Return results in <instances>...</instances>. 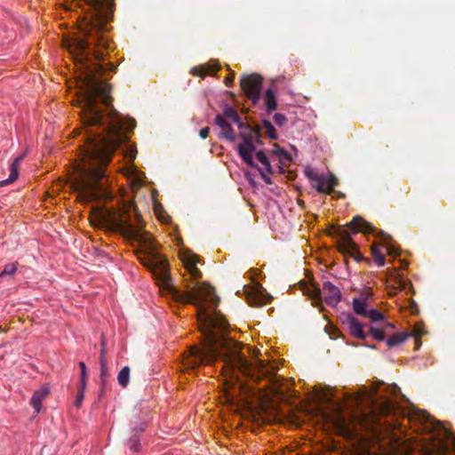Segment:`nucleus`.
Returning a JSON list of instances; mask_svg holds the SVG:
<instances>
[{"label":"nucleus","mask_w":455,"mask_h":455,"mask_svg":"<svg viewBox=\"0 0 455 455\" xmlns=\"http://www.w3.org/2000/svg\"><path fill=\"white\" fill-rule=\"evenodd\" d=\"M100 379H108V368L107 365V360L106 359L100 360Z\"/></svg>","instance_id":"obj_28"},{"label":"nucleus","mask_w":455,"mask_h":455,"mask_svg":"<svg viewBox=\"0 0 455 455\" xmlns=\"http://www.w3.org/2000/svg\"><path fill=\"white\" fill-rule=\"evenodd\" d=\"M421 346L420 338H415V349H418Z\"/></svg>","instance_id":"obj_42"},{"label":"nucleus","mask_w":455,"mask_h":455,"mask_svg":"<svg viewBox=\"0 0 455 455\" xmlns=\"http://www.w3.org/2000/svg\"><path fill=\"white\" fill-rule=\"evenodd\" d=\"M50 390L48 387H42L36 390L30 399V404L35 410V413L38 414L42 408V403L48 395Z\"/></svg>","instance_id":"obj_16"},{"label":"nucleus","mask_w":455,"mask_h":455,"mask_svg":"<svg viewBox=\"0 0 455 455\" xmlns=\"http://www.w3.org/2000/svg\"><path fill=\"white\" fill-rule=\"evenodd\" d=\"M339 427L340 428V430H346L347 427H346V423L344 421V419H339Z\"/></svg>","instance_id":"obj_41"},{"label":"nucleus","mask_w":455,"mask_h":455,"mask_svg":"<svg viewBox=\"0 0 455 455\" xmlns=\"http://www.w3.org/2000/svg\"><path fill=\"white\" fill-rule=\"evenodd\" d=\"M79 367L81 369V379H87V369L85 363L84 362H80Z\"/></svg>","instance_id":"obj_35"},{"label":"nucleus","mask_w":455,"mask_h":455,"mask_svg":"<svg viewBox=\"0 0 455 455\" xmlns=\"http://www.w3.org/2000/svg\"><path fill=\"white\" fill-rule=\"evenodd\" d=\"M264 102L266 105V109L268 114L272 113L276 109L277 103L276 98L272 89H267L265 92Z\"/></svg>","instance_id":"obj_19"},{"label":"nucleus","mask_w":455,"mask_h":455,"mask_svg":"<svg viewBox=\"0 0 455 455\" xmlns=\"http://www.w3.org/2000/svg\"><path fill=\"white\" fill-rule=\"evenodd\" d=\"M355 294L352 299L354 313H380L373 307V291L370 287L362 290H355Z\"/></svg>","instance_id":"obj_7"},{"label":"nucleus","mask_w":455,"mask_h":455,"mask_svg":"<svg viewBox=\"0 0 455 455\" xmlns=\"http://www.w3.org/2000/svg\"><path fill=\"white\" fill-rule=\"evenodd\" d=\"M234 76H235V75H234V74H232V76H230L227 77V78L225 79V84H226V85H227V86H230V85L232 84V83H233V81H234Z\"/></svg>","instance_id":"obj_37"},{"label":"nucleus","mask_w":455,"mask_h":455,"mask_svg":"<svg viewBox=\"0 0 455 455\" xmlns=\"http://www.w3.org/2000/svg\"><path fill=\"white\" fill-rule=\"evenodd\" d=\"M196 318L204 343L201 347L194 346L189 350L188 364L192 369L220 359L232 373L238 371L255 382L263 379L273 381L270 367L259 360L255 364L248 362L241 352L243 344L227 336L229 323L224 315H196Z\"/></svg>","instance_id":"obj_3"},{"label":"nucleus","mask_w":455,"mask_h":455,"mask_svg":"<svg viewBox=\"0 0 455 455\" xmlns=\"http://www.w3.org/2000/svg\"><path fill=\"white\" fill-rule=\"evenodd\" d=\"M387 251L388 253H390V252H391V247H390V246H387Z\"/></svg>","instance_id":"obj_43"},{"label":"nucleus","mask_w":455,"mask_h":455,"mask_svg":"<svg viewBox=\"0 0 455 455\" xmlns=\"http://www.w3.org/2000/svg\"><path fill=\"white\" fill-rule=\"evenodd\" d=\"M130 380V368L128 366H124L121 369L117 375L118 384L122 387H126L129 384Z\"/></svg>","instance_id":"obj_20"},{"label":"nucleus","mask_w":455,"mask_h":455,"mask_svg":"<svg viewBox=\"0 0 455 455\" xmlns=\"http://www.w3.org/2000/svg\"><path fill=\"white\" fill-rule=\"evenodd\" d=\"M256 158L266 167L267 172H269V173L272 172V167L270 165L268 158L267 157V156L265 155L264 152L258 151L256 153Z\"/></svg>","instance_id":"obj_24"},{"label":"nucleus","mask_w":455,"mask_h":455,"mask_svg":"<svg viewBox=\"0 0 455 455\" xmlns=\"http://www.w3.org/2000/svg\"><path fill=\"white\" fill-rule=\"evenodd\" d=\"M409 337L411 334L408 331L395 332L387 339L386 343L388 347H394L403 344Z\"/></svg>","instance_id":"obj_18"},{"label":"nucleus","mask_w":455,"mask_h":455,"mask_svg":"<svg viewBox=\"0 0 455 455\" xmlns=\"http://www.w3.org/2000/svg\"><path fill=\"white\" fill-rule=\"evenodd\" d=\"M347 228L354 233L357 234L363 232L364 234L372 233L376 236L380 237L385 243L391 238L389 235L382 230H377L376 228L370 222L364 220L361 216H355L347 224Z\"/></svg>","instance_id":"obj_9"},{"label":"nucleus","mask_w":455,"mask_h":455,"mask_svg":"<svg viewBox=\"0 0 455 455\" xmlns=\"http://www.w3.org/2000/svg\"><path fill=\"white\" fill-rule=\"evenodd\" d=\"M245 293L247 303L252 307L266 305L273 299L260 285L249 287L245 290Z\"/></svg>","instance_id":"obj_11"},{"label":"nucleus","mask_w":455,"mask_h":455,"mask_svg":"<svg viewBox=\"0 0 455 455\" xmlns=\"http://www.w3.org/2000/svg\"><path fill=\"white\" fill-rule=\"evenodd\" d=\"M338 179L333 174L324 175L321 174L318 176V180H315L312 186L319 193H324L331 195L334 191V188L338 186Z\"/></svg>","instance_id":"obj_12"},{"label":"nucleus","mask_w":455,"mask_h":455,"mask_svg":"<svg viewBox=\"0 0 455 455\" xmlns=\"http://www.w3.org/2000/svg\"><path fill=\"white\" fill-rule=\"evenodd\" d=\"M371 255L374 261L378 264V266H384L386 261L385 254L381 252L375 244L371 246Z\"/></svg>","instance_id":"obj_21"},{"label":"nucleus","mask_w":455,"mask_h":455,"mask_svg":"<svg viewBox=\"0 0 455 455\" xmlns=\"http://www.w3.org/2000/svg\"><path fill=\"white\" fill-rule=\"evenodd\" d=\"M330 235L339 239L338 248L340 252L345 255H349L356 261L363 259V255L357 249L356 243L350 237L347 228L344 227H331Z\"/></svg>","instance_id":"obj_6"},{"label":"nucleus","mask_w":455,"mask_h":455,"mask_svg":"<svg viewBox=\"0 0 455 455\" xmlns=\"http://www.w3.org/2000/svg\"><path fill=\"white\" fill-rule=\"evenodd\" d=\"M222 116L226 120L228 119L236 124L239 129H241L240 136L243 142L238 146L239 156L247 164L253 165L252 153L255 151L253 140L260 136V129L246 125L241 122L239 115L231 107H227L224 109Z\"/></svg>","instance_id":"obj_4"},{"label":"nucleus","mask_w":455,"mask_h":455,"mask_svg":"<svg viewBox=\"0 0 455 455\" xmlns=\"http://www.w3.org/2000/svg\"><path fill=\"white\" fill-rule=\"evenodd\" d=\"M240 84L246 96L253 102H256L260 94L262 77L258 74L243 76L240 80Z\"/></svg>","instance_id":"obj_8"},{"label":"nucleus","mask_w":455,"mask_h":455,"mask_svg":"<svg viewBox=\"0 0 455 455\" xmlns=\"http://www.w3.org/2000/svg\"><path fill=\"white\" fill-rule=\"evenodd\" d=\"M343 316H345L343 322L347 324L350 334L359 339H364L366 334L363 331V325L353 315H343Z\"/></svg>","instance_id":"obj_14"},{"label":"nucleus","mask_w":455,"mask_h":455,"mask_svg":"<svg viewBox=\"0 0 455 455\" xmlns=\"http://www.w3.org/2000/svg\"><path fill=\"white\" fill-rule=\"evenodd\" d=\"M97 218L108 230L119 233L128 239L148 247L150 255L144 265L175 301L195 305L197 307L196 313H210V311L220 313L216 311L220 298L211 285L196 282L188 291H180L171 283L167 259L156 251L151 240L141 233V216L137 212L136 205L128 203L119 208H103L97 213Z\"/></svg>","instance_id":"obj_2"},{"label":"nucleus","mask_w":455,"mask_h":455,"mask_svg":"<svg viewBox=\"0 0 455 455\" xmlns=\"http://www.w3.org/2000/svg\"><path fill=\"white\" fill-rule=\"evenodd\" d=\"M86 387V379H81L80 378V387L79 390H83L84 392Z\"/></svg>","instance_id":"obj_38"},{"label":"nucleus","mask_w":455,"mask_h":455,"mask_svg":"<svg viewBox=\"0 0 455 455\" xmlns=\"http://www.w3.org/2000/svg\"><path fill=\"white\" fill-rule=\"evenodd\" d=\"M392 407H393V405L391 404V403L388 402L387 404H385V406L383 408V412L388 413L392 410Z\"/></svg>","instance_id":"obj_39"},{"label":"nucleus","mask_w":455,"mask_h":455,"mask_svg":"<svg viewBox=\"0 0 455 455\" xmlns=\"http://www.w3.org/2000/svg\"><path fill=\"white\" fill-rule=\"evenodd\" d=\"M215 123L221 129V135L225 139L230 141L235 140L236 137L231 124L221 115L216 116Z\"/></svg>","instance_id":"obj_15"},{"label":"nucleus","mask_w":455,"mask_h":455,"mask_svg":"<svg viewBox=\"0 0 455 455\" xmlns=\"http://www.w3.org/2000/svg\"><path fill=\"white\" fill-rule=\"evenodd\" d=\"M210 128L209 127H204L199 132V136L205 140L209 136Z\"/></svg>","instance_id":"obj_36"},{"label":"nucleus","mask_w":455,"mask_h":455,"mask_svg":"<svg viewBox=\"0 0 455 455\" xmlns=\"http://www.w3.org/2000/svg\"><path fill=\"white\" fill-rule=\"evenodd\" d=\"M84 397V392H83V390H79L76 395V401H75V405L76 407L79 408L81 406Z\"/></svg>","instance_id":"obj_33"},{"label":"nucleus","mask_w":455,"mask_h":455,"mask_svg":"<svg viewBox=\"0 0 455 455\" xmlns=\"http://www.w3.org/2000/svg\"><path fill=\"white\" fill-rule=\"evenodd\" d=\"M90 12L80 25V36L66 38L84 91L80 117L85 130L81 159L76 166H107L115 150L128 140L127 131L135 125L132 118L122 119L113 107L111 86L100 76L115 71L111 62H105L104 51L108 38L104 35L113 17L114 0H84Z\"/></svg>","instance_id":"obj_1"},{"label":"nucleus","mask_w":455,"mask_h":455,"mask_svg":"<svg viewBox=\"0 0 455 455\" xmlns=\"http://www.w3.org/2000/svg\"><path fill=\"white\" fill-rule=\"evenodd\" d=\"M275 147L276 148V150L274 151L275 154L282 156L285 160H291L289 154L284 149L279 148L277 145Z\"/></svg>","instance_id":"obj_32"},{"label":"nucleus","mask_w":455,"mask_h":455,"mask_svg":"<svg viewBox=\"0 0 455 455\" xmlns=\"http://www.w3.org/2000/svg\"><path fill=\"white\" fill-rule=\"evenodd\" d=\"M371 318V321L375 323H379L376 325H372L370 327V332L372 338L376 340H384L385 334L391 330L395 328V324L390 322H385V315H366Z\"/></svg>","instance_id":"obj_10"},{"label":"nucleus","mask_w":455,"mask_h":455,"mask_svg":"<svg viewBox=\"0 0 455 455\" xmlns=\"http://www.w3.org/2000/svg\"><path fill=\"white\" fill-rule=\"evenodd\" d=\"M24 156H25V154H22L13 160V162L11 164V168H10V176L7 180L0 181V187L7 185V184H11L17 180V178L19 176V165H20V163L21 162V160L24 158Z\"/></svg>","instance_id":"obj_17"},{"label":"nucleus","mask_w":455,"mask_h":455,"mask_svg":"<svg viewBox=\"0 0 455 455\" xmlns=\"http://www.w3.org/2000/svg\"><path fill=\"white\" fill-rule=\"evenodd\" d=\"M262 128L264 129L266 134L271 139V140H276L277 139V133L275 132V129L274 125L271 124V122L267 120H264L262 123Z\"/></svg>","instance_id":"obj_23"},{"label":"nucleus","mask_w":455,"mask_h":455,"mask_svg":"<svg viewBox=\"0 0 455 455\" xmlns=\"http://www.w3.org/2000/svg\"><path fill=\"white\" fill-rule=\"evenodd\" d=\"M261 177L263 179V180L267 183V184H271L272 183V180L270 179L269 176L266 175L265 173L261 172Z\"/></svg>","instance_id":"obj_40"},{"label":"nucleus","mask_w":455,"mask_h":455,"mask_svg":"<svg viewBox=\"0 0 455 455\" xmlns=\"http://www.w3.org/2000/svg\"><path fill=\"white\" fill-rule=\"evenodd\" d=\"M100 347H101V349H100V358H99L100 362L102 359H106V339L103 336L101 337Z\"/></svg>","instance_id":"obj_31"},{"label":"nucleus","mask_w":455,"mask_h":455,"mask_svg":"<svg viewBox=\"0 0 455 455\" xmlns=\"http://www.w3.org/2000/svg\"><path fill=\"white\" fill-rule=\"evenodd\" d=\"M411 334V337L414 338H421L425 333L424 326L422 323H418L415 325L413 330L409 332Z\"/></svg>","instance_id":"obj_27"},{"label":"nucleus","mask_w":455,"mask_h":455,"mask_svg":"<svg viewBox=\"0 0 455 455\" xmlns=\"http://www.w3.org/2000/svg\"><path fill=\"white\" fill-rule=\"evenodd\" d=\"M183 264L193 279H198L202 276L201 271L197 267L199 257L192 252L185 253L182 256Z\"/></svg>","instance_id":"obj_13"},{"label":"nucleus","mask_w":455,"mask_h":455,"mask_svg":"<svg viewBox=\"0 0 455 455\" xmlns=\"http://www.w3.org/2000/svg\"><path fill=\"white\" fill-rule=\"evenodd\" d=\"M108 379H100V395H102L108 389Z\"/></svg>","instance_id":"obj_34"},{"label":"nucleus","mask_w":455,"mask_h":455,"mask_svg":"<svg viewBox=\"0 0 455 455\" xmlns=\"http://www.w3.org/2000/svg\"><path fill=\"white\" fill-rule=\"evenodd\" d=\"M218 68H212L211 67L206 66H200V67H195L192 69V74L194 76L204 77L206 75L211 74L214 71H216Z\"/></svg>","instance_id":"obj_22"},{"label":"nucleus","mask_w":455,"mask_h":455,"mask_svg":"<svg viewBox=\"0 0 455 455\" xmlns=\"http://www.w3.org/2000/svg\"><path fill=\"white\" fill-rule=\"evenodd\" d=\"M17 270L15 263H9L4 267L3 271L0 273V278L4 275H12Z\"/></svg>","instance_id":"obj_26"},{"label":"nucleus","mask_w":455,"mask_h":455,"mask_svg":"<svg viewBox=\"0 0 455 455\" xmlns=\"http://www.w3.org/2000/svg\"><path fill=\"white\" fill-rule=\"evenodd\" d=\"M306 176L311 180L313 183L315 180H318L319 174H317L313 169L307 167L305 170Z\"/></svg>","instance_id":"obj_30"},{"label":"nucleus","mask_w":455,"mask_h":455,"mask_svg":"<svg viewBox=\"0 0 455 455\" xmlns=\"http://www.w3.org/2000/svg\"><path fill=\"white\" fill-rule=\"evenodd\" d=\"M127 444L131 451L138 452L140 449V439L137 435H134L129 439Z\"/></svg>","instance_id":"obj_25"},{"label":"nucleus","mask_w":455,"mask_h":455,"mask_svg":"<svg viewBox=\"0 0 455 455\" xmlns=\"http://www.w3.org/2000/svg\"><path fill=\"white\" fill-rule=\"evenodd\" d=\"M273 118L274 122L279 126L284 125L287 121L286 116L281 113L275 114Z\"/></svg>","instance_id":"obj_29"},{"label":"nucleus","mask_w":455,"mask_h":455,"mask_svg":"<svg viewBox=\"0 0 455 455\" xmlns=\"http://www.w3.org/2000/svg\"><path fill=\"white\" fill-rule=\"evenodd\" d=\"M303 293L307 295L314 304L319 305L325 303L332 308L336 307L342 299L339 287L330 281H324L321 288L315 283L306 285L303 289Z\"/></svg>","instance_id":"obj_5"}]
</instances>
